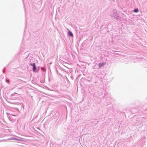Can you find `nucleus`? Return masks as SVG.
Wrapping results in <instances>:
<instances>
[{"mask_svg": "<svg viewBox=\"0 0 147 147\" xmlns=\"http://www.w3.org/2000/svg\"><path fill=\"white\" fill-rule=\"evenodd\" d=\"M30 65H32L33 66V70L35 72L36 70V65L35 63H34L33 64H30Z\"/></svg>", "mask_w": 147, "mask_h": 147, "instance_id": "nucleus-1", "label": "nucleus"}, {"mask_svg": "<svg viewBox=\"0 0 147 147\" xmlns=\"http://www.w3.org/2000/svg\"><path fill=\"white\" fill-rule=\"evenodd\" d=\"M69 35H70L71 36H73L72 33L70 31H69Z\"/></svg>", "mask_w": 147, "mask_h": 147, "instance_id": "nucleus-4", "label": "nucleus"}, {"mask_svg": "<svg viewBox=\"0 0 147 147\" xmlns=\"http://www.w3.org/2000/svg\"><path fill=\"white\" fill-rule=\"evenodd\" d=\"M13 139L18 141H22L21 140L16 138H13Z\"/></svg>", "mask_w": 147, "mask_h": 147, "instance_id": "nucleus-3", "label": "nucleus"}, {"mask_svg": "<svg viewBox=\"0 0 147 147\" xmlns=\"http://www.w3.org/2000/svg\"><path fill=\"white\" fill-rule=\"evenodd\" d=\"M106 63H99V66L100 67H101L103 66Z\"/></svg>", "mask_w": 147, "mask_h": 147, "instance_id": "nucleus-2", "label": "nucleus"}, {"mask_svg": "<svg viewBox=\"0 0 147 147\" xmlns=\"http://www.w3.org/2000/svg\"><path fill=\"white\" fill-rule=\"evenodd\" d=\"M134 11L136 13L138 12V9H134Z\"/></svg>", "mask_w": 147, "mask_h": 147, "instance_id": "nucleus-5", "label": "nucleus"}]
</instances>
